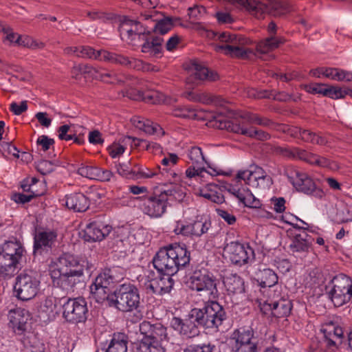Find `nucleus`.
Here are the masks:
<instances>
[{"label": "nucleus", "instance_id": "nucleus-43", "mask_svg": "<svg viewBox=\"0 0 352 352\" xmlns=\"http://www.w3.org/2000/svg\"><path fill=\"white\" fill-rule=\"evenodd\" d=\"M284 41V39L282 38L271 36L270 37L259 42L257 44L256 50L261 54H266L276 49L279 45L283 43Z\"/></svg>", "mask_w": 352, "mask_h": 352}, {"label": "nucleus", "instance_id": "nucleus-46", "mask_svg": "<svg viewBox=\"0 0 352 352\" xmlns=\"http://www.w3.org/2000/svg\"><path fill=\"white\" fill-rule=\"evenodd\" d=\"M219 191L220 187L218 185L209 184L200 190V195L214 203L218 204L220 200Z\"/></svg>", "mask_w": 352, "mask_h": 352}, {"label": "nucleus", "instance_id": "nucleus-64", "mask_svg": "<svg viewBox=\"0 0 352 352\" xmlns=\"http://www.w3.org/2000/svg\"><path fill=\"white\" fill-rule=\"evenodd\" d=\"M214 348V346L210 344L190 345L184 352H212Z\"/></svg>", "mask_w": 352, "mask_h": 352}, {"label": "nucleus", "instance_id": "nucleus-12", "mask_svg": "<svg viewBox=\"0 0 352 352\" xmlns=\"http://www.w3.org/2000/svg\"><path fill=\"white\" fill-rule=\"evenodd\" d=\"M88 270V263L84 260H79L72 254H63L56 260L52 261L49 265L50 273H83Z\"/></svg>", "mask_w": 352, "mask_h": 352}, {"label": "nucleus", "instance_id": "nucleus-59", "mask_svg": "<svg viewBox=\"0 0 352 352\" xmlns=\"http://www.w3.org/2000/svg\"><path fill=\"white\" fill-rule=\"evenodd\" d=\"M71 72L72 77L78 80L82 74L91 73L94 74V67L88 65L80 64L74 66Z\"/></svg>", "mask_w": 352, "mask_h": 352}, {"label": "nucleus", "instance_id": "nucleus-7", "mask_svg": "<svg viewBox=\"0 0 352 352\" xmlns=\"http://www.w3.org/2000/svg\"><path fill=\"white\" fill-rule=\"evenodd\" d=\"M184 194L182 189H166L160 195L146 197L144 199L142 210L145 214L151 217H160L166 212L168 197L182 200Z\"/></svg>", "mask_w": 352, "mask_h": 352}, {"label": "nucleus", "instance_id": "nucleus-38", "mask_svg": "<svg viewBox=\"0 0 352 352\" xmlns=\"http://www.w3.org/2000/svg\"><path fill=\"white\" fill-rule=\"evenodd\" d=\"M128 338L124 333H114L105 352H127Z\"/></svg>", "mask_w": 352, "mask_h": 352}, {"label": "nucleus", "instance_id": "nucleus-3", "mask_svg": "<svg viewBox=\"0 0 352 352\" xmlns=\"http://www.w3.org/2000/svg\"><path fill=\"white\" fill-rule=\"evenodd\" d=\"M226 110V108L221 104V116ZM239 116L242 119L241 123L239 124L234 123L230 120H223L221 118V130L225 129L227 131L241 133L261 141L270 139L269 133L254 126H247L245 125V122L267 126L272 123L271 120L248 111L241 113Z\"/></svg>", "mask_w": 352, "mask_h": 352}, {"label": "nucleus", "instance_id": "nucleus-32", "mask_svg": "<svg viewBox=\"0 0 352 352\" xmlns=\"http://www.w3.org/2000/svg\"><path fill=\"white\" fill-rule=\"evenodd\" d=\"M142 52L149 53L153 56L159 55L162 50L163 38L161 36H153L148 32L145 31L144 38H140Z\"/></svg>", "mask_w": 352, "mask_h": 352}, {"label": "nucleus", "instance_id": "nucleus-18", "mask_svg": "<svg viewBox=\"0 0 352 352\" xmlns=\"http://www.w3.org/2000/svg\"><path fill=\"white\" fill-rule=\"evenodd\" d=\"M146 29L140 22L125 19L120 25L119 32L122 41L133 45H138L140 38H144Z\"/></svg>", "mask_w": 352, "mask_h": 352}, {"label": "nucleus", "instance_id": "nucleus-37", "mask_svg": "<svg viewBox=\"0 0 352 352\" xmlns=\"http://www.w3.org/2000/svg\"><path fill=\"white\" fill-rule=\"evenodd\" d=\"M252 337L253 331L251 329L235 330L226 342L229 347H236L239 344L252 343Z\"/></svg>", "mask_w": 352, "mask_h": 352}, {"label": "nucleus", "instance_id": "nucleus-21", "mask_svg": "<svg viewBox=\"0 0 352 352\" xmlns=\"http://www.w3.org/2000/svg\"><path fill=\"white\" fill-rule=\"evenodd\" d=\"M141 339L168 341L167 328L158 321L144 320L139 325Z\"/></svg>", "mask_w": 352, "mask_h": 352}, {"label": "nucleus", "instance_id": "nucleus-63", "mask_svg": "<svg viewBox=\"0 0 352 352\" xmlns=\"http://www.w3.org/2000/svg\"><path fill=\"white\" fill-rule=\"evenodd\" d=\"M327 86L322 84H311L305 86V89L308 93L312 94H321L324 96H326V90Z\"/></svg>", "mask_w": 352, "mask_h": 352}, {"label": "nucleus", "instance_id": "nucleus-19", "mask_svg": "<svg viewBox=\"0 0 352 352\" xmlns=\"http://www.w3.org/2000/svg\"><path fill=\"white\" fill-rule=\"evenodd\" d=\"M133 144L135 146H145L146 150H150L151 148L153 149L159 148L160 146L153 142H148L146 140L138 139L131 136H124L120 138L118 142H113L107 148L109 155L112 158L120 157L127 148L128 146H132Z\"/></svg>", "mask_w": 352, "mask_h": 352}, {"label": "nucleus", "instance_id": "nucleus-45", "mask_svg": "<svg viewBox=\"0 0 352 352\" xmlns=\"http://www.w3.org/2000/svg\"><path fill=\"white\" fill-rule=\"evenodd\" d=\"M300 139L305 142L320 146L327 145L329 143L326 137L315 133L307 129H302V133H300Z\"/></svg>", "mask_w": 352, "mask_h": 352}, {"label": "nucleus", "instance_id": "nucleus-20", "mask_svg": "<svg viewBox=\"0 0 352 352\" xmlns=\"http://www.w3.org/2000/svg\"><path fill=\"white\" fill-rule=\"evenodd\" d=\"M288 179L294 188L298 192L307 195H321L322 190L317 188L315 182L306 173L294 170L288 175Z\"/></svg>", "mask_w": 352, "mask_h": 352}, {"label": "nucleus", "instance_id": "nucleus-9", "mask_svg": "<svg viewBox=\"0 0 352 352\" xmlns=\"http://www.w3.org/2000/svg\"><path fill=\"white\" fill-rule=\"evenodd\" d=\"M328 294L336 307L348 303L352 298V279L343 274L334 276L329 284Z\"/></svg>", "mask_w": 352, "mask_h": 352}, {"label": "nucleus", "instance_id": "nucleus-60", "mask_svg": "<svg viewBox=\"0 0 352 352\" xmlns=\"http://www.w3.org/2000/svg\"><path fill=\"white\" fill-rule=\"evenodd\" d=\"M56 165L51 161L41 160L37 162L36 168L42 175H47L53 172Z\"/></svg>", "mask_w": 352, "mask_h": 352}, {"label": "nucleus", "instance_id": "nucleus-29", "mask_svg": "<svg viewBox=\"0 0 352 352\" xmlns=\"http://www.w3.org/2000/svg\"><path fill=\"white\" fill-rule=\"evenodd\" d=\"M8 318L14 331H18V333H21L25 330L27 322L30 318V314L28 310L17 307L9 311Z\"/></svg>", "mask_w": 352, "mask_h": 352}, {"label": "nucleus", "instance_id": "nucleus-23", "mask_svg": "<svg viewBox=\"0 0 352 352\" xmlns=\"http://www.w3.org/2000/svg\"><path fill=\"white\" fill-rule=\"evenodd\" d=\"M112 227L99 220H94L88 223L83 234V239L88 242L100 241L108 236Z\"/></svg>", "mask_w": 352, "mask_h": 352}, {"label": "nucleus", "instance_id": "nucleus-15", "mask_svg": "<svg viewBox=\"0 0 352 352\" xmlns=\"http://www.w3.org/2000/svg\"><path fill=\"white\" fill-rule=\"evenodd\" d=\"M223 256L234 264L241 265L254 258V251L249 245L232 241L224 246Z\"/></svg>", "mask_w": 352, "mask_h": 352}, {"label": "nucleus", "instance_id": "nucleus-62", "mask_svg": "<svg viewBox=\"0 0 352 352\" xmlns=\"http://www.w3.org/2000/svg\"><path fill=\"white\" fill-rule=\"evenodd\" d=\"M171 19L169 18L164 19L156 23L155 30L161 34L167 33L172 28Z\"/></svg>", "mask_w": 352, "mask_h": 352}, {"label": "nucleus", "instance_id": "nucleus-25", "mask_svg": "<svg viewBox=\"0 0 352 352\" xmlns=\"http://www.w3.org/2000/svg\"><path fill=\"white\" fill-rule=\"evenodd\" d=\"M52 283L62 289L69 292H74L76 285L81 283L83 273H50Z\"/></svg>", "mask_w": 352, "mask_h": 352}, {"label": "nucleus", "instance_id": "nucleus-16", "mask_svg": "<svg viewBox=\"0 0 352 352\" xmlns=\"http://www.w3.org/2000/svg\"><path fill=\"white\" fill-rule=\"evenodd\" d=\"M146 280L144 288L146 292L160 296L168 294L174 285V280L171 278V275L164 274V276L159 275L155 277L153 271H148Z\"/></svg>", "mask_w": 352, "mask_h": 352}, {"label": "nucleus", "instance_id": "nucleus-48", "mask_svg": "<svg viewBox=\"0 0 352 352\" xmlns=\"http://www.w3.org/2000/svg\"><path fill=\"white\" fill-rule=\"evenodd\" d=\"M160 166H157L156 168L151 169L146 166H143L139 164L135 165V176L134 179H149L152 178L159 174Z\"/></svg>", "mask_w": 352, "mask_h": 352}, {"label": "nucleus", "instance_id": "nucleus-30", "mask_svg": "<svg viewBox=\"0 0 352 352\" xmlns=\"http://www.w3.org/2000/svg\"><path fill=\"white\" fill-rule=\"evenodd\" d=\"M255 279L258 283L259 285L263 288H266L263 293H272V287L278 283L277 274L270 268H264L258 270L255 274Z\"/></svg>", "mask_w": 352, "mask_h": 352}, {"label": "nucleus", "instance_id": "nucleus-17", "mask_svg": "<svg viewBox=\"0 0 352 352\" xmlns=\"http://www.w3.org/2000/svg\"><path fill=\"white\" fill-rule=\"evenodd\" d=\"M209 304L201 309V320H199L201 326L208 329L210 333L217 332L220 324V304L218 299L208 300Z\"/></svg>", "mask_w": 352, "mask_h": 352}, {"label": "nucleus", "instance_id": "nucleus-31", "mask_svg": "<svg viewBox=\"0 0 352 352\" xmlns=\"http://www.w3.org/2000/svg\"><path fill=\"white\" fill-rule=\"evenodd\" d=\"M64 200L65 206L75 212H85L89 207V200L84 194L80 192L66 195Z\"/></svg>", "mask_w": 352, "mask_h": 352}, {"label": "nucleus", "instance_id": "nucleus-13", "mask_svg": "<svg viewBox=\"0 0 352 352\" xmlns=\"http://www.w3.org/2000/svg\"><path fill=\"white\" fill-rule=\"evenodd\" d=\"M203 315L201 313V309H192L188 317L185 319H181L177 317H173L170 321V326L180 334L187 338H193L199 333V326H201L199 320Z\"/></svg>", "mask_w": 352, "mask_h": 352}, {"label": "nucleus", "instance_id": "nucleus-44", "mask_svg": "<svg viewBox=\"0 0 352 352\" xmlns=\"http://www.w3.org/2000/svg\"><path fill=\"white\" fill-rule=\"evenodd\" d=\"M273 316L276 318L286 317L289 315L292 310V304L289 300L280 299L273 302Z\"/></svg>", "mask_w": 352, "mask_h": 352}, {"label": "nucleus", "instance_id": "nucleus-33", "mask_svg": "<svg viewBox=\"0 0 352 352\" xmlns=\"http://www.w3.org/2000/svg\"><path fill=\"white\" fill-rule=\"evenodd\" d=\"M223 283L229 294H241L245 290L244 281L236 274L228 273L225 274Z\"/></svg>", "mask_w": 352, "mask_h": 352}, {"label": "nucleus", "instance_id": "nucleus-8", "mask_svg": "<svg viewBox=\"0 0 352 352\" xmlns=\"http://www.w3.org/2000/svg\"><path fill=\"white\" fill-rule=\"evenodd\" d=\"M189 287L208 297V300L218 299L217 279L206 270H196L190 278Z\"/></svg>", "mask_w": 352, "mask_h": 352}, {"label": "nucleus", "instance_id": "nucleus-50", "mask_svg": "<svg viewBox=\"0 0 352 352\" xmlns=\"http://www.w3.org/2000/svg\"><path fill=\"white\" fill-rule=\"evenodd\" d=\"M130 165V161L127 162H115V168L118 175L125 179H134L135 178V166L132 168Z\"/></svg>", "mask_w": 352, "mask_h": 352}, {"label": "nucleus", "instance_id": "nucleus-42", "mask_svg": "<svg viewBox=\"0 0 352 352\" xmlns=\"http://www.w3.org/2000/svg\"><path fill=\"white\" fill-rule=\"evenodd\" d=\"M94 74L96 78L107 83H115L122 81V76L114 71L104 68L96 69L94 67Z\"/></svg>", "mask_w": 352, "mask_h": 352}, {"label": "nucleus", "instance_id": "nucleus-58", "mask_svg": "<svg viewBox=\"0 0 352 352\" xmlns=\"http://www.w3.org/2000/svg\"><path fill=\"white\" fill-rule=\"evenodd\" d=\"M188 157L194 164H201L205 161L202 151L198 146H193L189 150Z\"/></svg>", "mask_w": 352, "mask_h": 352}, {"label": "nucleus", "instance_id": "nucleus-35", "mask_svg": "<svg viewBox=\"0 0 352 352\" xmlns=\"http://www.w3.org/2000/svg\"><path fill=\"white\" fill-rule=\"evenodd\" d=\"M168 341L141 339L138 347L139 352H166Z\"/></svg>", "mask_w": 352, "mask_h": 352}, {"label": "nucleus", "instance_id": "nucleus-36", "mask_svg": "<svg viewBox=\"0 0 352 352\" xmlns=\"http://www.w3.org/2000/svg\"><path fill=\"white\" fill-rule=\"evenodd\" d=\"M168 341L141 339L138 347L139 352H166Z\"/></svg>", "mask_w": 352, "mask_h": 352}, {"label": "nucleus", "instance_id": "nucleus-26", "mask_svg": "<svg viewBox=\"0 0 352 352\" xmlns=\"http://www.w3.org/2000/svg\"><path fill=\"white\" fill-rule=\"evenodd\" d=\"M237 39L235 35L227 32H221V52L232 57L245 58L248 50L236 45Z\"/></svg>", "mask_w": 352, "mask_h": 352}, {"label": "nucleus", "instance_id": "nucleus-39", "mask_svg": "<svg viewBox=\"0 0 352 352\" xmlns=\"http://www.w3.org/2000/svg\"><path fill=\"white\" fill-rule=\"evenodd\" d=\"M191 69L194 71L195 78L199 80L214 81L218 78V74L217 72L209 70L197 60L191 62Z\"/></svg>", "mask_w": 352, "mask_h": 352}, {"label": "nucleus", "instance_id": "nucleus-41", "mask_svg": "<svg viewBox=\"0 0 352 352\" xmlns=\"http://www.w3.org/2000/svg\"><path fill=\"white\" fill-rule=\"evenodd\" d=\"M311 245V241L308 239V234L296 235L289 245L290 250L293 253L306 254L309 252Z\"/></svg>", "mask_w": 352, "mask_h": 352}, {"label": "nucleus", "instance_id": "nucleus-24", "mask_svg": "<svg viewBox=\"0 0 352 352\" xmlns=\"http://www.w3.org/2000/svg\"><path fill=\"white\" fill-rule=\"evenodd\" d=\"M58 234L56 230L46 229L38 231L34 238V253L41 254L43 251H48L54 245Z\"/></svg>", "mask_w": 352, "mask_h": 352}, {"label": "nucleus", "instance_id": "nucleus-55", "mask_svg": "<svg viewBox=\"0 0 352 352\" xmlns=\"http://www.w3.org/2000/svg\"><path fill=\"white\" fill-rule=\"evenodd\" d=\"M204 171H206L204 168H198L196 169L195 166H190L186 169L183 177L185 181L195 179L198 182L201 180L203 177Z\"/></svg>", "mask_w": 352, "mask_h": 352}, {"label": "nucleus", "instance_id": "nucleus-10", "mask_svg": "<svg viewBox=\"0 0 352 352\" xmlns=\"http://www.w3.org/2000/svg\"><path fill=\"white\" fill-rule=\"evenodd\" d=\"M63 317L72 324L84 323L87 318L88 308L84 298H62Z\"/></svg>", "mask_w": 352, "mask_h": 352}, {"label": "nucleus", "instance_id": "nucleus-49", "mask_svg": "<svg viewBox=\"0 0 352 352\" xmlns=\"http://www.w3.org/2000/svg\"><path fill=\"white\" fill-rule=\"evenodd\" d=\"M133 100H142L151 104H160L164 101V95L156 91H149L144 93H139V95L133 98Z\"/></svg>", "mask_w": 352, "mask_h": 352}, {"label": "nucleus", "instance_id": "nucleus-47", "mask_svg": "<svg viewBox=\"0 0 352 352\" xmlns=\"http://www.w3.org/2000/svg\"><path fill=\"white\" fill-rule=\"evenodd\" d=\"M280 294L272 292L267 294V298H261L258 300L259 307L261 309V311L264 314H272L273 316V310H274V305L273 302L275 300V299L279 298Z\"/></svg>", "mask_w": 352, "mask_h": 352}, {"label": "nucleus", "instance_id": "nucleus-54", "mask_svg": "<svg viewBox=\"0 0 352 352\" xmlns=\"http://www.w3.org/2000/svg\"><path fill=\"white\" fill-rule=\"evenodd\" d=\"M56 302L57 299L55 297L48 296L45 299L43 303V311L47 313L50 317H54L55 315L58 314Z\"/></svg>", "mask_w": 352, "mask_h": 352}, {"label": "nucleus", "instance_id": "nucleus-11", "mask_svg": "<svg viewBox=\"0 0 352 352\" xmlns=\"http://www.w3.org/2000/svg\"><path fill=\"white\" fill-rule=\"evenodd\" d=\"M40 280L33 272H24L16 278L14 287L16 297L23 301L32 299L37 294Z\"/></svg>", "mask_w": 352, "mask_h": 352}, {"label": "nucleus", "instance_id": "nucleus-28", "mask_svg": "<svg viewBox=\"0 0 352 352\" xmlns=\"http://www.w3.org/2000/svg\"><path fill=\"white\" fill-rule=\"evenodd\" d=\"M326 346L334 351L338 348V341L340 342L343 336L342 329L333 322L326 324L322 329Z\"/></svg>", "mask_w": 352, "mask_h": 352}, {"label": "nucleus", "instance_id": "nucleus-4", "mask_svg": "<svg viewBox=\"0 0 352 352\" xmlns=\"http://www.w3.org/2000/svg\"><path fill=\"white\" fill-rule=\"evenodd\" d=\"M140 296L138 288L131 283L120 285L115 290L114 300H111L112 307L122 312L134 311L130 318L132 323L140 321L143 317L142 312L139 309L140 307Z\"/></svg>", "mask_w": 352, "mask_h": 352}, {"label": "nucleus", "instance_id": "nucleus-57", "mask_svg": "<svg viewBox=\"0 0 352 352\" xmlns=\"http://www.w3.org/2000/svg\"><path fill=\"white\" fill-rule=\"evenodd\" d=\"M186 98L192 102H199L203 103L213 102V99L208 98L204 94L197 91H190L185 93Z\"/></svg>", "mask_w": 352, "mask_h": 352}, {"label": "nucleus", "instance_id": "nucleus-52", "mask_svg": "<svg viewBox=\"0 0 352 352\" xmlns=\"http://www.w3.org/2000/svg\"><path fill=\"white\" fill-rule=\"evenodd\" d=\"M37 183H38V180L35 177L25 179L22 182L21 188L23 191L28 192L32 198L38 197L43 194V190L38 191L36 189Z\"/></svg>", "mask_w": 352, "mask_h": 352}, {"label": "nucleus", "instance_id": "nucleus-22", "mask_svg": "<svg viewBox=\"0 0 352 352\" xmlns=\"http://www.w3.org/2000/svg\"><path fill=\"white\" fill-rule=\"evenodd\" d=\"M102 60L109 61L112 63L119 64L129 68L137 70H154L151 65L146 64L137 58L116 54L104 50L102 52Z\"/></svg>", "mask_w": 352, "mask_h": 352}, {"label": "nucleus", "instance_id": "nucleus-2", "mask_svg": "<svg viewBox=\"0 0 352 352\" xmlns=\"http://www.w3.org/2000/svg\"><path fill=\"white\" fill-rule=\"evenodd\" d=\"M190 252L184 245L171 244L161 248L153 259L154 267L164 275H174L190 262Z\"/></svg>", "mask_w": 352, "mask_h": 352}, {"label": "nucleus", "instance_id": "nucleus-61", "mask_svg": "<svg viewBox=\"0 0 352 352\" xmlns=\"http://www.w3.org/2000/svg\"><path fill=\"white\" fill-rule=\"evenodd\" d=\"M54 143L55 141L54 139L45 135H40L36 140L38 147L43 151H47L50 150L51 147H54Z\"/></svg>", "mask_w": 352, "mask_h": 352}, {"label": "nucleus", "instance_id": "nucleus-6", "mask_svg": "<svg viewBox=\"0 0 352 352\" xmlns=\"http://www.w3.org/2000/svg\"><path fill=\"white\" fill-rule=\"evenodd\" d=\"M23 251L17 242L6 241L1 246L0 277L10 278L17 272Z\"/></svg>", "mask_w": 352, "mask_h": 352}, {"label": "nucleus", "instance_id": "nucleus-27", "mask_svg": "<svg viewBox=\"0 0 352 352\" xmlns=\"http://www.w3.org/2000/svg\"><path fill=\"white\" fill-rule=\"evenodd\" d=\"M77 173L82 177L101 182H109L113 176L111 170L83 164L78 168Z\"/></svg>", "mask_w": 352, "mask_h": 352}, {"label": "nucleus", "instance_id": "nucleus-14", "mask_svg": "<svg viewBox=\"0 0 352 352\" xmlns=\"http://www.w3.org/2000/svg\"><path fill=\"white\" fill-rule=\"evenodd\" d=\"M278 149L285 156L298 158L310 164L315 165L318 167L328 168L330 169H335L337 168V164L329 159L317 154L309 153L305 150L297 148L289 149L288 148L281 147H279Z\"/></svg>", "mask_w": 352, "mask_h": 352}, {"label": "nucleus", "instance_id": "nucleus-51", "mask_svg": "<svg viewBox=\"0 0 352 352\" xmlns=\"http://www.w3.org/2000/svg\"><path fill=\"white\" fill-rule=\"evenodd\" d=\"M346 95L352 96V90L348 88L343 89L339 87L329 86L327 87L325 96L337 100L344 98Z\"/></svg>", "mask_w": 352, "mask_h": 352}, {"label": "nucleus", "instance_id": "nucleus-40", "mask_svg": "<svg viewBox=\"0 0 352 352\" xmlns=\"http://www.w3.org/2000/svg\"><path fill=\"white\" fill-rule=\"evenodd\" d=\"M199 112L189 105H177L171 109V115L175 117L184 119H201Z\"/></svg>", "mask_w": 352, "mask_h": 352}, {"label": "nucleus", "instance_id": "nucleus-53", "mask_svg": "<svg viewBox=\"0 0 352 352\" xmlns=\"http://www.w3.org/2000/svg\"><path fill=\"white\" fill-rule=\"evenodd\" d=\"M104 50L96 51L89 46H79V53H78L77 57L89 58L102 60V52H104Z\"/></svg>", "mask_w": 352, "mask_h": 352}, {"label": "nucleus", "instance_id": "nucleus-1", "mask_svg": "<svg viewBox=\"0 0 352 352\" xmlns=\"http://www.w3.org/2000/svg\"><path fill=\"white\" fill-rule=\"evenodd\" d=\"M242 181L253 188L266 189L270 188L272 184V177L267 175L262 168L254 166L253 169L239 170L234 179V184H229L221 179V191L223 189L232 194L245 207L260 208L261 202L251 190L247 187H239Z\"/></svg>", "mask_w": 352, "mask_h": 352}, {"label": "nucleus", "instance_id": "nucleus-5", "mask_svg": "<svg viewBox=\"0 0 352 352\" xmlns=\"http://www.w3.org/2000/svg\"><path fill=\"white\" fill-rule=\"evenodd\" d=\"M118 270L117 267L105 270L96 278L95 281L91 285V294L97 302L112 307L111 300H114L115 291L111 293L109 287L122 278V276H118Z\"/></svg>", "mask_w": 352, "mask_h": 352}, {"label": "nucleus", "instance_id": "nucleus-34", "mask_svg": "<svg viewBox=\"0 0 352 352\" xmlns=\"http://www.w3.org/2000/svg\"><path fill=\"white\" fill-rule=\"evenodd\" d=\"M133 125L148 135H163L162 128L150 120L142 117H134L132 119Z\"/></svg>", "mask_w": 352, "mask_h": 352}, {"label": "nucleus", "instance_id": "nucleus-56", "mask_svg": "<svg viewBox=\"0 0 352 352\" xmlns=\"http://www.w3.org/2000/svg\"><path fill=\"white\" fill-rule=\"evenodd\" d=\"M210 223L207 221L198 220L195 221L193 223H191L192 228V235L199 236L203 234L206 233L210 226Z\"/></svg>", "mask_w": 352, "mask_h": 352}]
</instances>
